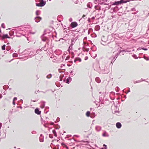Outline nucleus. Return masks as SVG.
<instances>
[{
  "label": "nucleus",
  "mask_w": 149,
  "mask_h": 149,
  "mask_svg": "<svg viewBox=\"0 0 149 149\" xmlns=\"http://www.w3.org/2000/svg\"><path fill=\"white\" fill-rule=\"evenodd\" d=\"M40 3H36V5L38 6H42L45 4V2H44L43 0H41Z\"/></svg>",
  "instance_id": "obj_1"
},
{
  "label": "nucleus",
  "mask_w": 149,
  "mask_h": 149,
  "mask_svg": "<svg viewBox=\"0 0 149 149\" xmlns=\"http://www.w3.org/2000/svg\"><path fill=\"white\" fill-rule=\"evenodd\" d=\"M76 41V40L74 38H72L71 39V44L69 47V49L70 48H72L73 45L74 44Z\"/></svg>",
  "instance_id": "obj_2"
},
{
  "label": "nucleus",
  "mask_w": 149,
  "mask_h": 149,
  "mask_svg": "<svg viewBox=\"0 0 149 149\" xmlns=\"http://www.w3.org/2000/svg\"><path fill=\"white\" fill-rule=\"evenodd\" d=\"M78 24L77 23L75 22H72L70 24V26L72 28H74L76 27L77 26Z\"/></svg>",
  "instance_id": "obj_3"
},
{
  "label": "nucleus",
  "mask_w": 149,
  "mask_h": 149,
  "mask_svg": "<svg viewBox=\"0 0 149 149\" xmlns=\"http://www.w3.org/2000/svg\"><path fill=\"white\" fill-rule=\"evenodd\" d=\"M42 39L43 41H46L47 42H48V40L47 38L44 36H42Z\"/></svg>",
  "instance_id": "obj_4"
},
{
  "label": "nucleus",
  "mask_w": 149,
  "mask_h": 149,
  "mask_svg": "<svg viewBox=\"0 0 149 149\" xmlns=\"http://www.w3.org/2000/svg\"><path fill=\"white\" fill-rule=\"evenodd\" d=\"M2 39L3 40L5 38H10V37L8 36V34L3 35L2 37Z\"/></svg>",
  "instance_id": "obj_5"
},
{
  "label": "nucleus",
  "mask_w": 149,
  "mask_h": 149,
  "mask_svg": "<svg viewBox=\"0 0 149 149\" xmlns=\"http://www.w3.org/2000/svg\"><path fill=\"white\" fill-rule=\"evenodd\" d=\"M41 18L40 17H37L35 18V21L37 22H38L40 20Z\"/></svg>",
  "instance_id": "obj_6"
},
{
  "label": "nucleus",
  "mask_w": 149,
  "mask_h": 149,
  "mask_svg": "<svg viewBox=\"0 0 149 149\" xmlns=\"http://www.w3.org/2000/svg\"><path fill=\"white\" fill-rule=\"evenodd\" d=\"M130 0H127V1H124V0H121L120 1V4L123 3H125L127 2H129L130 1Z\"/></svg>",
  "instance_id": "obj_7"
},
{
  "label": "nucleus",
  "mask_w": 149,
  "mask_h": 149,
  "mask_svg": "<svg viewBox=\"0 0 149 149\" xmlns=\"http://www.w3.org/2000/svg\"><path fill=\"white\" fill-rule=\"evenodd\" d=\"M120 4V1H116L113 3L112 5H118Z\"/></svg>",
  "instance_id": "obj_8"
},
{
  "label": "nucleus",
  "mask_w": 149,
  "mask_h": 149,
  "mask_svg": "<svg viewBox=\"0 0 149 149\" xmlns=\"http://www.w3.org/2000/svg\"><path fill=\"white\" fill-rule=\"evenodd\" d=\"M35 112L36 113H37L38 115L40 114L41 113L40 111L39 110L37 109H36L35 110Z\"/></svg>",
  "instance_id": "obj_9"
},
{
  "label": "nucleus",
  "mask_w": 149,
  "mask_h": 149,
  "mask_svg": "<svg viewBox=\"0 0 149 149\" xmlns=\"http://www.w3.org/2000/svg\"><path fill=\"white\" fill-rule=\"evenodd\" d=\"M116 127L118 128H120L121 127V123H117L116 124Z\"/></svg>",
  "instance_id": "obj_10"
},
{
  "label": "nucleus",
  "mask_w": 149,
  "mask_h": 149,
  "mask_svg": "<svg viewBox=\"0 0 149 149\" xmlns=\"http://www.w3.org/2000/svg\"><path fill=\"white\" fill-rule=\"evenodd\" d=\"M95 129L97 131H99L101 130V127L99 126H97L95 127Z\"/></svg>",
  "instance_id": "obj_11"
},
{
  "label": "nucleus",
  "mask_w": 149,
  "mask_h": 149,
  "mask_svg": "<svg viewBox=\"0 0 149 149\" xmlns=\"http://www.w3.org/2000/svg\"><path fill=\"white\" fill-rule=\"evenodd\" d=\"M102 136H108L109 135L106 131H104L102 134Z\"/></svg>",
  "instance_id": "obj_12"
},
{
  "label": "nucleus",
  "mask_w": 149,
  "mask_h": 149,
  "mask_svg": "<svg viewBox=\"0 0 149 149\" xmlns=\"http://www.w3.org/2000/svg\"><path fill=\"white\" fill-rule=\"evenodd\" d=\"M95 81L97 82L98 83H100L101 81L100 79L98 77H97L96 78Z\"/></svg>",
  "instance_id": "obj_13"
},
{
  "label": "nucleus",
  "mask_w": 149,
  "mask_h": 149,
  "mask_svg": "<svg viewBox=\"0 0 149 149\" xmlns=\"http://www.w3.org/2000/svg\"><path fill=\"white\" fill-rule=\"evenodd\" d=\"M52 132L54 134V136H55V137H57V135L56 134V131H55V130H53L52 131Z\"/></svg>",
  "instance_id": "obj_14"
},
{
  "label": "nucleus",
  "mask_w": 149,
  "mask_h": 149,
  "mask_svg": "<svg viewBox=\"0 0 149 149\" xmlns=\"http://www.w3.org/2000/svg\"><path fill=\"white\" fill-rule=\"evenodd\" d=\"M95 29L96 30H98L99 29H100V27L98 26H95Z\"/></svg>",
  "instance_id": "obj_15"
},
{
  "label": "nucleus",
  "mask_w": 149,
  "mask_h": 149,
  "mask_svg": "<svg viewBox=\"0 0 149 149\" xmlns=\"http://www.w3.org/2000/svg\"><path fill=\"white\" fill-rule=\"evenodd\" d=\"M40 11H39V10H37L36 11V14L37 15H38L40 14Z\"/></svg>",
  "instance_id": "obj_16"
},
{
  "label": "nucleus",
  "mask_w": 149,
  "mask_h": 149,
  "mask_svg": "<svg viewBox=\"0 0 149 149\" xmlns=\"http://www.w3.org/2000/svg\"><path fill=\"white\" fill-rule=\"evenodd\" d=\"M70 79V78H68L66 79V83L68 84H69L70 82L69 80Z\"/></svg>",
  "instance_id": "obj_17"
},
{
  "label": "nucleus",
  "mask_w": 149,
  "mask_h": 149,
  "mask_svg": "<svg viewBox=\"0 0 149 149\" xmlns=\"http://www.w3.org/2000/svg\"><path fill=\"white\" fill-rule=\"evenodd\" d=\"M6 45H3L2 47V49L3 50H4L5 49Z\"/></svg>",
  "instance_id": "obj_18"
},
{
  "label": "nucleus",
  "mask_w": 149,
  "mask_h": 149,
  "mask_svg": "<svg viewBox=\"0 0 149 149\" xmlns=\"http://www.w3.org/2000/svg\"><path fill=\"white\" fill-rule=\"evenodd\" d=\"M90 114V112L89 111H87L86 113V115L87 116H89Z\"/></svg>",
  "instance_id": "obj_19"
},
{
  "label": "nucleus",
  "mask_w": 149,
  "mask_h": 149,
  "mask_svg": "<svg viewBox=\"0 0 149 149\" xmlns=\"http://www.w3.org/2000/svg\"><path fill=\"white\" fill-rule=\"evenodd\" d=\"M1 27L3 28H5V26L4 25V24L3 23L1 24Z\"/></svg>",
  "instance_id": "obj_20"
},
{
  "label": "nucleus",
  "mask_w": 149,
  "mask_h": 149,
  "mask_svg": "<svg viewBox=\"0 0 149 149\" xmlns=\"http://www.w3.org/2000/svg\"><path fill=\"white\" fill-rule=\"evenodd\" d=\"M138 12V11H137L135 12H132V14H136Z\"/></svg>",
  "instance_id": "obj_21"
},
{
  "label": "nucleus",
  "mask_w": 149,
  "mask_h": 149,
  "mask_svg": "<svg viewBox=\"0 0 149 149\" xmlns=\"http://www.w3.org/2000/svg\"><path fill=\"white\" fill-rule=\"evenodd\" d=\"M13 56L16 57L17 56V54H13Z\"/></svg>",
  "instance_id": "obj_22"
},
{
  "label": "nucleus",
  "mask_w": 149,
  "mask_h": 149,
  "mask_svg": "<svg viewBox=\"0 0 149 149\" xmlns=\"http://www.w3.org/2000/svg\"><path fill=\"white\" fill-rule=\"evenodd\" d=\"M49 137L51 138H53V137L52 134L49 135Z\"/></svg>",
  "instance_id": "obj_23"
},
{
  "label": "nucleus",
  "mask_w": 149,
  "mask_h": 149,
  "mask_svg": "<svg viewBox=\"0 0 149 149\" xmlns=\"http://www.w3.org/2000/svg\"><path fill=\"white\" fill-rule=\"evenodd\" d=\"M69 21L70 22H71L72 21V19L71 18H70L69 19Z\"/></svg>",
  "instance_id": "obj_24"
},
{
  "label": "nucleus",
  "mask_w": 149,
  "mask_h": 149,
  "mask_svg": "<svg viewBox=\"0 0 149 149\" xmlns=\"http://www.w3.org/2000/svg\"><path fill=\"white\" fill-rule=\"evenodd\" d=\"M132 11H136V9L134 8H133L132 9Z\"/></svg>",
  "instance_id": "obj_25"
},
{
  "label": "nucleus",
  "mask_w": 149,
  "mask_h": 149,
  "mask_svg": "<svg viewBox=\"0 0 149 149\" xmlns=\"http://www.w3.org/2000/svg\"><path fill=\"white\" fill-rule=\"evenodd\" d=\"M17 100V98L16 97H15L14 98V99H13V100H14V101H15V100Z\"/></svg>",
  "instance_id": "obj_26"
},
{
  "label": "nucleus",
  "mask_w": 149,
  "mask_h": 149,
  "mask_svg": "<svg viewBox=\"0 0 149 149\" xmlns=\"http://www.w3.org/2000/svg\"><path fill=\"white\" fill-rule=\"evenodd\" d=\"M2 125V124L1 123H0V129L1 128Z\"/></svg>",
  "instance_id": "obj_27"
},
{
  "label": "nucleus",
  "mask_w": 149,
  "mask_h": 149,
  "mask_svg": "<svg viewBox=\"0 0 149 149\" xmlns=\"http://www.w3.org/2000/svg\"><path fill=\"white\" fill-rule=\"evenodd\" d=\"M14 101V100H13V104H14V105H15V102L14 101Z\"/></svg>",
  "instance_id": "obj_28"
},
{
  "label": "nucleus",
  "mask_w": 149,
  "mask_h": 149,
  "mask_svg": "<svg viewBox=\"0 0 149 149\" xmlns=\"http://www.w3.org/2000/svg\"><path fill=\"white\" fill-rule=\"evenodd\" d=\"M44 105L43 104V105L42 106H41V108H43L44 107Z\"/></svg>",
  "instance_id": "obj_29"
},
{
  "label": "nucleus",
  "mask_w": 149,
  "mask_h": 149,
  "mask_svg": "<svg viewBox=\"0 0 149 149\" xmlns=\"http://www.w3.org/2000/svg\"><path fill=\"white\" fill-rule=\"evenodd\" d=\"M36 2H38L40 1L41 0H35Z\"/></svg>",
  "instance_id": "obj_30"
},
{
  "label": "nucleus",
  "mask_w": 149,
  "mask_h": 149,
  "mask_svg": "<svg viewBox=\"0 0 149 149\" xmlns=\"http://www.w3.org/2000/svg\"><path fill=\"white\" fill-rule=\"evenodd\" d=\"M53 149H58V148H56V147L54 148H53Z\"/></svg>",
  "instance_id": "obj_31"
},
{
  "label": "nucleus",
  "mask_w": 149,
  "mask_h": 149,
  "mask_svg": "<svg viewBox=\"0 0 149 149\" xmlns=\"http://www.w3.org/2000/svg\"><path fill=\"white\" fill-rule=\"evenodd\" d=\"M40 142H43V140H41V139H40Z\"/></svg>",
  "instance_id": "obj_32"
},
{
  "label": "nucleus",
  "mask_w": 149,
  "mask_h": 149,
  "mask_svg": "<svg viewBox=\"0 0 149 149\" xmlns=\"http://www.w3.org/2000/svg\"><path fill=\"white\" fill-rule=\"evenodd\" d=\"M103 146H105V148H107V146H106V145H105V144H104L103 145Z\"/></svg>",
  "instance_id": "obj_33"
},
{
  "label": "nucleus",
  "mask_w": 149,
  "mask_h": 149,
  "mask_svg": "<svg viewBox=\"0 0 149 149\" xmlns=\"http://www.w3.org/2000/svg\"><path fill=\"white\" fill-rule=\"evenodd\" d=\"M2 97V96L1 94H0V98Z\"/></svg>",
  "instance_id": "obj_34"
},
{
  "label": "nucleus",
  "mask_w": 149,
  "mask_h": 149,
  "mask_svg": "<svg viewBox=\"0 0 149 149\" xmlns=\"http://www.w3.org/2000/svg\"><path fill=\"white\" fill-rule=\"evenodd\" d=\"M102 149H107V148H102Z\"/></svg>",
  "instance_id": "obj_35"
},
{
  "label": "nucleus",
  "mask_w": 149,
  "mask_h": 149,
  "mask_svg": "<svg viewBox=\"0 0 149 149\" xmlns=\"http://www.w3.org/2000/svg\"><path fill=\"white\" fill-rule=\"evenodd\" d=\"M143 49L144 50H147V49Z\"/></svg>",
  "instance_id": "obj_36"
},
{
  "label": "nucleus",
  "mask_w": 149,
  "mask_h": 149,
  "mask_svg": "<svg viewBox=\"0 0 149 149\" xmlns=\"http://www.w3.org/2000/svg\"><path fill=\"white\" fill-rule=\"evenodd\" d=\"M79 61L80 62L81 61V59H79Z\"/></svg>",
  "instance_id": "obj_37"
},
{
  "label": "nucleus",
  "mask_w": 149,
  "mask_h": 149,
  "mask_svg": "<svg viewBox=\"0 0 149 149\" xmlns=\"http://www.w3.org/2000/svg\"><path fill=\"white\" fill-rule=\"evenodd\" d=\"M50 77H51V75H50Z\"/></svg>",
  "instance_id": "obj_38"
},
{
  "label": "nucleus",
  "mask_w": 149,
  "mask_h": 149,
  "mask_svg": "<svg viewBox=\"0 0 149 149\" xmlns=\"http://www.w3.org/2000/svg\"><path fill=\"white\" fill-rule=\"evenodd\" d=\"M47 77L48 78H49V77H48V76H47Z\"/></svg>",
  "instance_id": "obj_39"
},
{
  "label": "nucleus",
  "mask_w": 149,
  "mask_h": 149,
  "mask_svg": "<svg viewBox=\"0 0 149 149\" xmlns=\"http://www.w3.org/2000/svg\"><path fill=\"white\" fill-rule=\"evenodd\" d=\"M1 37V35H0V37Z\"/></svg>",
  "instance_id": "obj_40"
}]
</instances>
